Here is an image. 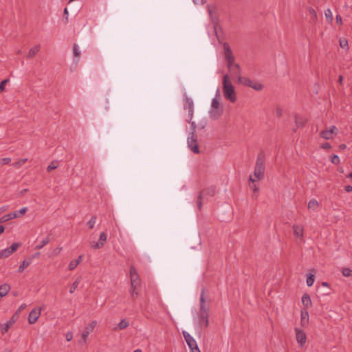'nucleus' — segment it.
Returning <instances> with one entry per match:
<instances>
[{
    "label": "nucleus",
    "instance_id": "nucleus-48",
    "mask_svg": "<svg viewBox=\"0 0 352 352\" xmlns=\"http://www.w3.org/2000/svg\"><path fill=\"white\" fill-rule=\"evenodd\" d=\"M65 338L67 342L71 341L73 338V333L70 331L67 332L65 334Z\"/></svg>",
    "mask_w": 352,
    "mask_h": 352
},
{
    "label": "nucleus",
    "instance_id": "nucleus-42",
    "mask_svg": "<svg viewBox=\"0 0 352 352\" xmlns=\"http://www.w3.org/2000/svg\"><path fill=\"white\" fill-rule=\"evenodd\" d=\"M215 8H216L215 6L213 5H208L207 6V10H208V12L211 18L212 17V13H213V11L215 10Z\"/></svg>",
    "mask_w": 352,
    "mask_h": 352
},
{
    "label": "nucleus",
    "instance_id": "nucleus-56",
    "mask_svg": "<svg viewBox=\"0 0 352 352\" xmlns=\"http://www.w3.org/2000/svg\"><path fill=\"white\" fill-rule=\"evenodd\" d=\"M344 190L347 192H352V186H350V185H348V186H346L344 187Z\"/></svg>",
    "mask_w": 352,
    "mask_h": 352
},
{
    "label": "nucleus",
    "instance_id": "nucleus-22",
    "mask_svg": "<svg viewBox=\"0 0 352 352\" xmlns=\"http://www.w3.org/2000/svg\"><path fill=\"white\" fill-rule=\"evenodd\" d=\"M41 45H36L31 47V49L29 50L27 58H32L40 50Z\"/></svg>",
    "mask_w": 352,
    "mask_h": 352
},
{
    "label": "nucleus",
    "instance_id": "nucleus-17",
    "mask_svg": "<svg viewBox=\"0 0 352 352\" xmlns=\"http://www.w3.org/2000/svg\"><path fill=\"white\" fill-rule=\"evenodd\" d=\"M223 54H224L225 60L231 59V58H234L232 51L230 47V45L228 43H226V42L223 43Z\"/></svg>",
    "mask_w": 352,
    "mask_h": 352
},
{
    "label": "nucleus",
    "instance_id": "nucleus-9",
    "mask_svg": "<svg viewBox=\"0 0 352 352\" xmlns=\"http://www.w3.org/2000/svg\"><path fill=\"white\" fill-rule=\"evenodd\" d=\"M41 307H36L33 309L28 316V322L30 324H34L41 316Z\"/></svg>",
    "mask_w": 352,
    "mask_h": 352
},
{
    "label": "nucleus",
    "instance_id": "nucleus-8",
    "mask_svg": "<svg viewBox=\"0 0 352 352\" xmlns=\"http://www.w3.org/2000/svg\"><path fill=\"white\" fill-rule=\"evenodd\" d=\"M205 293L206 289L203 288L201 289V295H200V305H199V313H209L210 311V305L209 303L206 302L205 300Z\"/></svg>",
    "mask_w": 352,
    "mask_h": 352
},
{
    "label": "nucleus",
    "instance_id": "nucleus-58",
    "mask_svg": "<svg viewBox=\"0 0 352 352\" xmlns=\"http://www.w3.org/2000/svg\"><path fill=\"white\" fill-rule=\"evenodd\" d=\"M4 230V227L3 226H0V234L3 232Z\"/></svg>",
    "mask_w": 352,
    "mask_h": 352
},
{
    "label": "nucleus",
    "instance_id": "nucleus-40",
    "mask_svg": "<svg viewBox=\"0 0 352 352\" xmlns=\"http://www.w3.org/2000/svg\"><path fill=\"white\" fill-rule=\"evenodd\" d=\"M73 52L74 56L79 58L80 56V52L79 50V47L77 44H74L73 45Z\"/></svg>",
    "mask_w": 352,
    "mask_h": 352
},
{
    "label": "nucleus",
    "instance_id": "nucleus-13",
    "mask_svg": "<svg viewBox=\"0 0 352 352\" xmlns=\"http://www.w3.org/2000/svg\"><path fill=\"white\" fill-rule=\"evenodd\" d=\"M19 318V314L16 312L11 319L6 323L1 325V331L2 334H5L8 329L13 325Z\"/></svg>",
    "mask_w": 352,
    "mask_h": 352
},
{
    "label": "nucleus",
    "instance_id": "nucleus-44",
    "mask_svg": "<svg viewBox=\"0 0 352 352\" xmlns=\"http://www.w3.org/2000/svg\"><path fill=\"white\" fill-rule=\"evenodd\" d=\"M19 244L17 243H14L12 244V245L9 248L11 253L12 254L14 252H15L17 248H19Z\"/></svg>",
    "mask_w": 352,
    "mask_h": 352
},
{
    "label": "nucleus",
    "instance_id": "nucleus-62",
    "mask_svg": "<svg viewBox=\"0 0 352 352\" xmlns=\"http://www.w3.org/2000/svg\"><path fill=\"white\" fill-rule=\"evenodd\" d=\"M190 352H201L199 349H194L193 350L190 351Z\"/></svg>",
    "mask_w": 352,
    "mask_h": 352
},
{
    "label": "nucleus",
    "instance_id": "nucleus-10",
    "mask_svg": "<svg viewBox=\"0 0 352 352\" xmlns=\"http://www.w3.org/2000/svg\"><path fill=\"white\" fill-rule=\"evenodd\" d=\"M107 234L104 232H101L98 242L94 241V242L90 243L91 248H94V249L102 248L104 245V243L107 241Z\"/></svg>",
    "mask_w": 352,
    "mask_h": 352
},
{
    "label": "nucleus",
    "instance_id": "nucleus-18",
    "mask_svg": "<svg viewBox=\"0 0 352 352\" xmlns=\"http://www.w3.org/2000/svg\"><path fill=\"white\" fill-rule=\"evenodd\" d=\"M18 213L22 214V208L19 209L17 212H10L3 216L1 218H0V223H4L10 219L16 218L18 217Z\"/></svg>",
    "mask_w": 352,
    "mask_h": 352
},
{
    "label": "nucleus",
    "instance_id": "nucleus-52",
    "mask_svg": "<svg viewBox=\"0 0 352 352\" xmlns=\"http://www.w3.org/2000/svg\"><path fill=\"white\" fill-rule=\"evenodd\" d=\"M192 1L197 5H204L206 2V0H192Z\"/></svg>",
    "mask_w": 352,
    "mask_h": 352
},
{
    "label": "nucleus",
    "instance_id": "nucleus-26",
    "mask_svg": "<svg viewBox=\"0 0 352 352\" xmlns=\"http://www.w3.org/2000/svg\"><path fill=\"white\" fill-rule=\"evenodd\" d=\"M318 201L316 199H313L309 201L307 207L309 210H315L318 208Z\"/></svg>",
    "mask_w": 352,
    "mask_h": 352
},
{
    "label": "nucleus",
    "instance_id": "nucleus-16",
    "mask_svg": "<svg viewBox=\"0 0 352 352\" xmlns=\"http://www.w3.org/2000/svg\"><path fill=\"white\" fill-rule=\"evenodd\" d=\"M292 229L294 232V235L296 237L299 238L301 241H302L304 234V228L302 226L294 224L292 226Z\"/></svg>",
    "mask_w": 352,
    "mask_h": 352
},
{
    "label": "nucleus",
    "instance_id": "nucleus-32",
    "mask_svg": "<svg viewBox=\"0 0 352 352\" xmlns=\"http://www.w3.org/2000/svg\"><path fill=\"white\" fill-rule=\"evenodd\" d=\"M225 60L226 62L228 69H230L234 67V66H235V65H239L238 63H235V58Z\"/></svg>",
    "mask_w": 352,
    "mask_h": 352
},
{
    "label": "nucleus",
    "instance_id": "nucleus-53",
    "mask_svg": "<svg viewBox=\"0 0 352 352\" xmlns=\"http://www.w3.org/2000/svg\"><path fill=\"white\" fill-rule=\"evenodd\" d=\"M331 132L332 135H336L338 132V129L335 126H332L330 129H329Z\"/></svg>",
    "mask_w": 352,
    "mask_h": 352
},
{
    "label": "nucleus",
    "instance_id": "nucleus-60",
    "mask_svg": "<svg viewBox=\"0 0 352 352\" xmlns=\"http://www.w3.org/2000/svg\"><path fill=\"white\" fill-rule=\"evenodd\" d=\"M82 255H80L78 256V258L77 259H76L75 261H79V263H80V261H82Z\"/></svg>",
    "mask_w": 352,
    "mask_h": 352
},
{
    "label": "nucleus",
    "instance_id": "nucleus-49",
    "mask_svg": "<svg viewBox=\"0 0 352 352\" xmlns=\"http://www.w3.org/2000/svg\"><path fill=\"white\" fill-rule=\"evenodd\" d=\"M309 13L311 16H312L315 19L317 18V14H316V12L314 9H313L312 8H310L309 9Z\"/></svg>",
    "mask_w": 352,
    "mask_h": 352
},
{
    "label": "nucleus",
    "instance_id": "nucleus-43",
    "mask_svg": "<svg viewBox=\"0 0 352 352\" xmlns=\"http://www.w3.org/2000/svg\"><path fill=\"white\" fill-rule=\"evenodd\" d=\"M8 79L3 80L0 83V92H2L5 90V87L8 82Z\"/></svg>",
    "mask_w": 352,
    "mask_h": 352
},
{
    "label": "nucleus",
    "instance_id": "nucleus-61",
    "mask_svg": "<svg viewBox=\"0 0 352 352\" xmlns=\"http://www.w3.org/2000/svg\"><path fill=\"white\" fill-rule=\"evenodd\" d=\"M29 265V263H26L25 261H23V269L28 267Z\"/></svg>",
    "mask_w": 352,
    "mask_h": 352
},
{
    "label": "nucleus",
    "instance_id": "nucleus-24",
    "mask_svg": "<svg viewBox=\"0 0 352 352\" xmlns=\"http://www.w3.org/2000/svg\"><path fill=\"white\" fill-rule=\"evenodd\" d=\"M302 302L306 308L311 306V298L308 294H304L302 297Z\"/></svg>",
    "mask_w": 352,
    "mask_h": 352
},
{
    "label": "nucleus",
    "instance_id": "nucleus-11",
    "mask_svg": "<svg viewBox=\"0 0 352 352\" xmlns=\"http://www.w3.org/2000/svg\"><path fill=\"white\" fill-rule=\"evenodd\" d=\"M183 336L190 351L199 348L196 340L188 332L183 331Z\"/></svg>",
    "mask_w": 352,
    "mask_h": 352
},
{
    "label": "nucleus",
    "instance_id": "nucleus-27",
    "mask_svg": "<svg viewBox=\"0 0 352 352\" xmlns=\"http://www.w3.org/2000/svg\"><path fill=\"white\" fill-rule=\"evenodd\" d=\"M256 181H257L256 179L253 178L252 175H250L249 182L252 183L250 184V188H252L254 192H258L259 190L258 187L254 184L255 182H256Z\"/></svg>",
    "mask_w": 352,
    "mask_h": 352
},
{
    "label": "nucleus",
    "instance_id": "nucleus-15",
    "mask_svg": "<svg viewBox=\"0 0 352 352\" xmlns=\"http://www.w3.org/2000/svg\"><path fill=\"white\" fill-rule=\"evenodd\" d=\"M209 313H199V323L201 327L206 328L209 325Z\"/></svg>",
    "mask_w": 352,
    "mask_h": 352
},
{
    "label": "nucleus",
    "instance_id": "nucleus-35",
    "mask_svg": "<svg viewBox=\"0 0 352 352\" xmlns=\"http://www.w3.org/2000/svg\"><path fill=\"white\" fill-rule=\"evenodd\" d=\"M96 216H92L89 221H87V225L89 229H93L94 228L96 223Z\"/></svg>",
    "mask_w": 352,
    "mask_h": 352
},
{
    "label": "nucleus",
    "instance_id": "nucleus-28",
    "mask_svg": "<svg viewBox=\"0 0 352 352\" xmlns=\"http://www.w3.org/2000/svg\"><path fill=\"white\" fill-rule=\"evenodd\" d=\"M81 281V277L79 276L78 277L75 281L72 283L71 287H70V289H69V292L71 294H73L74 292V291L76 289V288L78 287L79 283H80Z\"/></svg>",
    "mask_w": 352,
    "mask_h": 352
},
{
    "label": "nucleus",
    "instance_id": "nucleus-51",
    "mask_svg": "<svg viewBox=\"0 0 352 352\" xmlns=\"http://www.w3.org/2000/svg\"><path fill=\"white\" fill-rule=\"evenodd\" d=\"M336 23L340 25H342V17L340 14H337L336 15Z\"/></svg>",
    "mask_w": 352,
    "mask_h": 352
},
{
    "label": "nucleus",
    "instance_id": "nucleus-50",
    "mask_svg": "<svg viewBox=\"0 0 352 352\" xmlns=\"http://www.w3.org/2000/svg\"><path fill=\"white\" fill-rule=\"evenodd\" d=\"M275 112H276V116L278 117V118L281 117L282 115H283V110L280 107H277L276 109Z\"/></svg>",
    "mask_w": 352,
    "mask_h": 352
},
{
    "label": "nucleus",
    "instance_id": "nucleus-63",
    "mask_svg": "<svg viewBox=\"0 0 352 352\" xmlns=\"http://www.w3.org/2000/svg\"><path fill=\"white\" fill-rule=\"evenodd\" d=\"M346 177L352 179V172L346 175Z\"/></svg>",
    "mask_w": 352,
    "mask_h": 352
},
{
    "label": "nucleus",
    "instance_id": "nucleus-55",
    "mask_svg": "<svg viewBox=\"0 0 352 352\" xmlns=\"http://www.w3.org/2000/svg\"><path fill=\"white\" fill-rule=\"evenodd\" d=\"M68 15H69L68 10L67 8H65L64 9V16H65V19L66 22L68 21Z\"/></svg>",
    "mask_w": 352,
    "mask_h": 352
},
{
    "label": "nucleus",
    "instance_id": "nucleus-19",
    "mask_svg": "<svg viewBox=\"0 0 352 352\" xmlns=\"http://www.w3.org/2000/svg\"><path fill=\"white\" fill-rule=\"evenodd\" d=\"M184 108L186 109H188L189 118H190V119H192V115H193L194 104H193L192 100L190 98H186V104H185Z\"/></svg>",
    "mask_w": 352,
    "mask_h": 352
},
{
    "label": "nucleus",
    "instance_id": "nucleus-6",
    "mask_svg": "<svg viewBox=\"0 0 352 352\" xmlns=\"http://www.w3.org/2000/svg\"><path fill=\"white\" fill-rule=\"evenodd\" d=\"M192 126L193 127V131H195V126L194 122H192ZM187 142H188V146L189 148L193 153H199V146H198V144H197V139L195 137V132L194 131H192L190 133V135L188 138Z\"/></svg>",
    "mask_w": 352,
    "mask_h": 352
},
{
    "label": "nucleus",
    "instance_id": "nucleus-4",
    "mask_svg": "<svg viewBox=\"0 0 352 352\" xmlns=\"http://www.w3.org/2000/svg\"><path fill=\"white\" fill-rule=\"evenodd\" d=\"M212 109L210 111V117L213 120L218 119L223 113V107H221L218 96L214 98L211 103Z\"/></svg>",
    "mask_w": 352,
    "mask_h": 352
},
{
    "label": "nucleus",
    "instance_id": "nucleus-7",
    "mask_svg": "<svg viewBox=\"0 0 352 352\" xmlns=\"http://www.w3.org/2000/svg\"><path fill=\"white\" fill-rule=\"evenodd\" d=\"M97 322L94 320L90 322L84 329L83 332L81 334V340L80 343L83 344L87 342V338L90 333H91L94 328L96 327Z\"/></svg>",
    "mask_w": 352,
    "mask_h": 352
},
{
    "label": "nucleus",
    "instance_id": "nucleus-2",
    "mask_svg": "<svg viewBox=\"0 0 352 352\" xmlns=\"http://www.w3.org/2000/svg\"><path fill=\"white\" fill-rule=\"evenodd\" d=\"M130 280H131V289L130 294L131 298L135 299L138 296V289L140 287L141 280L135 268L133 266L130 267Z\"/></svg>",
    "mask_w": 352,
    "mask_h": 352
},
{
    "label": "nucleus",
    "instance_id": "nucleus-59",
    "mask_svg": "<svg viewBox=\"0 0 352 352\" xmlns=\"http://www.w3.org/2000/svg\"><path fill=\"white\" fill-rule=\"evenodd\" d=\"M346 148V144H341V145L340 146V149H345Z\"/></svg>",
    "mask_w": 352,
    "mask_h": 352
},
{
    "label": "nucleus",
    "instance_id": "nucleus-64",
    "mask_svg": "<svg viewBox=\"0 0 352 352\" xmlns=\"http://www.w3.org/2000/svg\"><path fill=\"white\" fill-rule=\"evenodd\" d=\"M133 352H142V350L138 349L135 350Z\"/></svg>",
    "mask_w": 352,
    "mask_h": 352
},
{
    "label": "nucleus",
    "instance_id": "nucleus-29",
    "mask_svg": "<svg viewBox=\"0 0 352 352\" xmlns=\"http://www.w3.org/2000/svg\"><path fill=\"white\" fill-rule=\"evenodd\" d=\"M309 314L307 311L301 313V323L302 326H305L308 324Z\"/></svg>",
    "mask_w": 352,
    "mask_h": 352
},
{
    "label": "nucleus",
    "instance_id": "nucleus-31",
    "mask_svg": "<svg viewBox=\"0 0 352 352\" xmlns=\"http://www.w3.org/2000/svg\"><path fill=\"white\" fill-rule=\"evenodd\" d=\"M325 17L329 23H332L333 16L332 12L330 9H327L324 12Z\"/></svg>",
    "mask_w": 352,
    "mask_h": 352
},
{
    "label": "nucleus",
    "instance_id": "nucleus-47",
    "mask_svg": "<svg viewBox=\"0 0 352 352\" xmlns=\"http://www.w3.org/2000/svg\"><path fill=\"white\" fill-rule=\"evenodd\" d=\"M11 162V159L9 157H4L0 160V164L2 165L8 164Z\"/></svg>",
    "mask_w": 352,
    "mask_h": 352
},
{
    "label": "nucleus",
    "instance_id": "nucleus-14",
    "mask_svg": "<svg viewBox=\"0 0 352 352\" xmlns=\"http://www.w3.org/2000/svg\"><path fill=\"white\" fill-rule=\"evenodd\" d=\"M296 338L297 342L300 344V346H303L307 340V337L305 332L302 330L299 329H296Z\"/></svg>",
    "mask_w": 352,
    "mask_h": 352
},
{
    "label": "nucleus",
    "instance_id": "nucleus-54",
    "mask_svg": "<svg viewBox=\"0 0 352 352\" xmlns=\"http://www.w3.org/2000/svg\"><path fill=\"white\" fill-rule=\"evenodd\" d=\"M321 147L324 149H329L331 148V146L329 143L325 142L323 144H322Z\"/></svg>",
    "mask_w": 352,
    "mask_h": 352
},
{
    "label": "nucleus",
    "instance_id": "nucleus-12",
    "mask_svg": "<svg viewBox=\"0 0 352 352\" xmlns=\"http://www.w3.org/2000/svg\"><path fill=\"white\" fill-rule=\"evenodd\" d=\"M228 72L232 78H236L238 83L240 82V79L241 80L243 78L241 76L240 65L234 66V67L228 69Z\"/></svg>",
    "mask_w": 352,
    "mask_h": 352
},
{
    "label": "nucleus",
    "instance_id": "nucleus-1",
    "mask_svg": "<svg viewBox=\"0 0 352 352\" xmlns=\"http://www.w3.org/2000/svg\"><path fill=\"white\" fill-rule=\"evenodd\" d=\"M222 83L224 97L230 102H235L236 100V93L228 74L223 76Z\"/></svg>",
    "mask_w": 352,
    "mask_h": 352
},
{
    "label": "nucleus",
    "instance_id": "nucleus-57",
    "mask_svg": "<svg viewBox=\"0 0 352 352\" xmlns=\"http://www.w3.org/2000/svg\"><path fill=\"white\" fill-rule=\"evenodd\" d=\"M342 80H343V77H342V76H339V78H338V82H339L340 84H342Z\"/></svg>",
    "mask_w": 352,
    "mask_h": 352
},
{
    "label": "nucleus",
    "instance_id": "nucleus-30",
    "mask_svg": "<svg viewBox=\"0 0 352 352\" xmlns=\"http://www.w3.org/2000/svg\"><path fill=\"white\" fill-rule=\"evenodd\" d=\"M320 136L325 140H330L333 138L331 132L329 130H324L321 131Z\"/></svg>",
    "mask_w": 352,
    "mask_h": 352
},
{
    "label": "nucleus",
    "instance_id": "nucleus-39",
    "mask_svg": "<svg viewBox=\"0 0 352 352\" xmlns=\"http://www.w3.org/2000/svg\"><path fill=\"white\" fill-rule=\"evenodd\" d=\"M78 264H79V261L72 260L69 263L68 269L69 270H74L78 265Z\"/></svg>",
    "mask_w": 352,
    "mask_h": 352
},
{
    "label": "nucleus",
    "instance_id": "nucleus-3",
    "mask_svg": "<svg viewBox=\"0 0 352 352\" xmlns=\"http://www.w3.org/2000/svg\"><path fill=\"white\" fill-rule=\"evenodd\" d=\"M265 155L263 153H259L257 155L254 170V177L255 179L259 181L265 176Z\"/></svg>",
    "mask_w": 352,
    "mask_h": 352
},
{
    "label": "nucleus",
    "instance_id": "nucleus-20",
    "mask_svg": "<svg viewBox=\"0 0 352 352\" xmlns=\"http://www.w3.org/2000/svg\"><path fill=\"white\" fill-rule=\"evenodd\" d=\"M207 191H210V193L211 194V195H213L214 194V189H207V190H204L201 191L199 193V196L197 197V207H198L199 210L201 209L202 199H203V197H204V195Z\"/></svg>",
    "mask_w": 352,
    "mask_h": 352
},
{
    "label": "nucleus",
    "instance_id": "nucleus-45",
    "mask_svg": "<svg viewBox=\"0 0 352 352\" xmlns=\"http://www.w3.org/2000/svg\"><path fill=\"white\" fill-rule=\"evenodd\" d=\"M331 162L334 164H338L340 162L339 157L337 155H334L331 160Z\"/></svg>",
    "mask_w": 352,
    "mask_h": 352
},
{
    "label": "nucleus",
    "instance_id": "nucleus-41",
    "mask_svg": "<svg viewBox=\"0 0 352 352\" xmlns=\"http://www.w3.org/2000/svg\"><path fill=\"white\" fill-rule=\"evenodd\" d=\"M314 275L313 274H311L309 275L307 278V285L309 286V287H311L313 285L314 283Z\"/></svg>",
    "mask_w": 352,
    "mask_h": 352
},
{
    "label": "nucleus",
    "instance_id": "nucleus-36",
    "mask_svg": "<svg viewBox=\"0 0 352 352\" xmlns=\"http://www.w3.org/2000/svg\"><path fill=\"white\" fill-rule=\"evenodd\" d=\"M58 166V161H53L47 166V170L48 172H50V171L56 169Z\"/></svg>",
    "mask_w": 352,
    "mask_h": 352
},
{
    "label": "nucleus",
    "instance_id": "nucleus-21",
    "mask_svg": "<svg viewBox=\"0 0 352 352\" xmlns=\"http://www.w3.org/2000/svg\"><path fill=\"white\" fill-rule=\"evenodd\" d=\"M307 119L300 116H295V124L297 128L303 127L307 122Z\"/></svg>",
    "mask_w": 352,
    "mask_h": 352
},
{
    "label": "nucleus",
    "instance_id": "nucleus-38",
    "mask_svg": "<svg viewBox=\"0 0 352 352\" xmlns=\"http://www.w3.org/2000/svg\"><path fill=\"white\" fill-rule=\"evenodd\" d=\"M50 242V240H49V238L48 237H46L45 239H43L41 243L40 244H38L36 246V250H40L41 249L43 246H45V245H47L48 243Z\"/></svg>",
    "mask_w": 352,
    "mask_h": 352
},
{
    "label": "nucleus",
    "instance_id": "nucleus-37",
    "mask_svg": "<svg viewBox=\"0 0 352 352\" xmlns=\"http://www.w3.org/2000/svg\"><path fill=\"white\" fill-rule=\"evenodd\" d=\"M342 275L345 277L352 276V270L348 267H344L342 270Z\"/></svg>",
    "mask_w": 352,
    "mask_h": 352
},
{
    "label": "nucleus",
    "instance_id": "nucleus-34",
    "mask_svg": "<svg viewBox=\"0 0 352 352\" xmlns=\"http://www.w3.org/2000/svg\"><path fill=\"white\" fill-rule=\"evenodd\" d=\"M11 252L9 249V248H6L4 250H3L1 252H0V258H7L8 257L10 254H11Z\"/></svg>",
    "mask_w": 352,
    "mask_h": 352
},
{
    "label": "nucleus",
    "instance_id": "nucleus-33",
    "mask_svg": "<svg viewBox=\"0 0 352 352\" xmlns=\"http://www.w3.org/2000/svg\"><path fill=\"white\" fill-rule=\"evenodd\" d=\"M339 44L341 48L346 49V50H349V43L348 41L346 38H340L339 41Z\"/></svg>",
    "mask_w": 352,
    "mask_h": 352
},
{
    "label": "nucleus",
    "instance_id": "nucleus-46",
    "mask_svg": "<svg viewBox=\"0 0 352 352\" xmlns=\"http://www.w3.org/2000/svg\"><path fill=\"white\" fill-rule=\"evenodd\" d=\"M61 250H62V248L61 247H58V248H56V249H54L53 250L52 254L50 255L49 256L50 257H52L54 256H56V255L58 254L60 252Z\"/></svg>",
    "mask_w": 352,
    "mask_h": 352
},
{
    "label": "nucleus",
    "instance_id": "nucleus-23",
    "mask_svg": "<svg viewBox=\"0 0 352 352\" xmlns=\"http://www.w3.org/2000/svg\"><path fill=\"white\" fill-rule=\"evenodd\" d=\"M129 325V322L126 319H122L117 325L116 327L114 328V331L122 330L127 328Z\"/></svg>",
    "mask_w": 352,
    "mask_h": 352
},
{
    "label": "nucleus",
    "instance_id": "nucleus-5",
    "mask_svg": "<svg viewBox=\"0 0 352 352\" xmlns=\"http://www.w3.org/2000/svg\"><path fill=\"white\" fill-rule=\"evenodd\" d=\"M240 84L244 85L245 86L252 87L256 91H261L263 89L264 86L263 84L252 80L250 78L248 77H243V79H240Z\"/></svg>",
    "mask_w": 352,
    "mask_h": 352
},
{
    "label": "nucleus",
    "instance_id": "nucleus-25",
    "mask_svg": "<svg viewBox=\"0 0 352 352\" xmlns=\"http://www.w3.org/2000/svg\"><path fill=\"white\" fill-rule=\"evenodd\" d=\"M10 287L8 284H3L0 286V297L5 296L9 292Z\"/></svg>",
    "mask_w": 352,
    "mask_h": 352
}]
</instances>
